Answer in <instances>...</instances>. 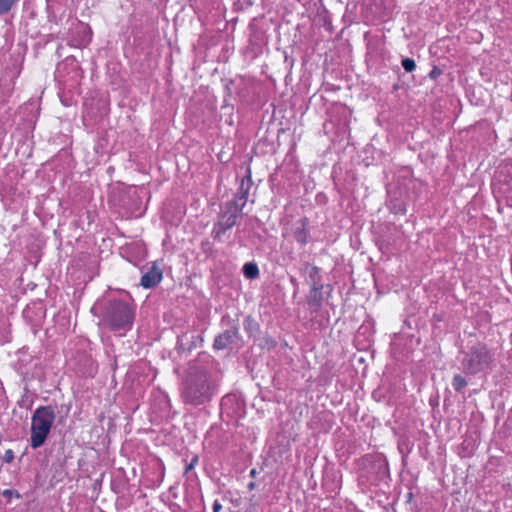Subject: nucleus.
Wrapping results in <instances>:
<instances>
[{
  "label": "nucleus",
  "instance_id": "nucleus-18",
  "mask_svg": "<svg viewBox=\"0 0 512 512\" xmlns=\"http://www.w3.org/2000/svg\"><path fill=\"white\" fill-rule=\"evenodd\" d=\"M434 75H436V72H435V71H432V72H431V76H434Z\"/></svg>",
  "mask_w": 512,
  "mask_h": 512
},
{
  "label": "nucleus",
  "instance_id": "nucleus-10",
  "mask_svg": "<svg viewBox=\"0 0 512 512\" xmlns=\"http://www.w3.org/2000/svg\"><path fill=\"white\" fill-rule=\"evenodd\" d=\"M16 2L17 0H0V15L9 12Z\"/></svg>",
  "mask_w": 512,
  "mask_h": 512
},
{
  "label": "nucleus",
  "instance_id": "nucleus-7",
  "mask_svg": "<svg viewBox=\"0 0 512 512\" xmlns=\"http://www.w3.org/2000/svg\"><path fill=\"white\" fill-rule=\"evenodd\" d=\"M162 279V271L153 264L142 276L141 285L144 288L156 286Z\"/></svg>",
  "mask_w": 512,
  "mask_h": 512
},
{
  "label": "nucleus",
  "instance_id": "nucleus-6",
  "mask_svg": "<svg viewBox=\"0 0 512 512\" xmlns=\"http://www.w3.org/2000/svg\"><path fill=\"white\" fill-rule=\"evenodd\" d=\"M238 341V332L236 329H230L225 331L216 337L214 341V348L221 350L228 348L232 345H237Z\"/></svg>",
  "mask_w": 512,
  "mask_h": 512
},
{
  "label": "nucleus",
  "instance_id": "nucleus-11",
  "mask_svg": "<svg viewBox=\"0 0 512 512\" xmlns=\"http://www.w3.org/2000/svg\"><path fill=\"white\" fill-rule=\"evenodd\" d=\"M452 385L456 391H460L463 387L466 386V380L461 375L457 374L453 378Z\"/></svg>",
  "mask_w": 512,
  "mask_h": 512
},
{
  "label": "nucleus",
  "instance_id": "nucleus-17",
  "mask_svg": "<svg viewBox=\"0 0 512 512\" xmlns=\"http://www.w3.org/2000/svg\"><path fill=\"white\" fill-rule=\"evenodd\" d=\"M9 493H10V491H9V490H6V491L4 492V495H9Z\"/></svg>",
  "mask_w": 512,
  "mask_h": 512
},
{
  "label": "nucleus",
  "instance_id": "nucleus-1",
  "mask_svg": "<svg viewBox=\"0 0 512 512\" xmlns=\"http://www.w3.org/2000/svg\"><path fill=\"white\" fill-rule=\"evenodd\" d=\"M214 391L213 384L204 368H191L184 382L181 397L184 403L193 406L209 402Z\"/></svg>",
  "mask_w": 512,
  "mask_h": 512
},
{
  "label": "nucleus",
  "instance_id": "nucleus-14",
  "mask_svg": "<svg viewBox=\"0 0 512 512\" xmlns=\"http://www.w3.org/2000/svg\"><path fill=\"white\" fill-rule=\"evenodd\" d=\"M318 272H319V271H318V268H316V267H311V268H310V277H311V278H314V277L318 274ZM316 283H317V282H316V280H315V279H313V284H314V285H316Z\"/></svg>",
  "mask_w": 512,
  "mask_h": 512
},
{
  "label": "nucleus",
  "instance_id": "nucleus-3",
  "mask_svg": "<svg viewBox=\"0 0 512 512\" xmlns=\"http://www.w3.org/2000/svg\"><path fill=\"white\" fill-rule=\"evenodd\" d=\"M134 313L123 301H110L103 314V322L112 330H127L132 326Z\"/></svg>",
  "mask_w": 512,
  "mask_h": 512
},
{
  "label": "nucleus",
  "instance_id": "nucleus-13",
  "mask_svg": "<svg viewBox=\"0 0 512 512\" xmlns=\"http://www.w3.org/2000/svg\"><path fill=\"white\" fill-rule=\"evenodd\" d=\"M14 459V454H13V451L12 450H6L4 456H3V460L6 462V463H10L12 460Z\"/></svg>",
  "mask_w": 512,
  "mask_h": 512
},
{
  "label": "nucleus",
  "instance_id": "nucleus-16",
  "mask_svg": "<svg viewBox=\"0 0 512 512\" xmlns=\"http://www.w3.org/2000/svg\"><path fill=\"white\" fill-rule=\"evenodd\" d=\"M317 293H318L317 289L314 288V291L311 294V299L316 300Z\"/></svg>",
  "mask_w": 512,
  "mask_h": 512
},
{
  "label": "nucleus",
  "instance_id": "nucleus-12",
  "mask_svg": "<svg viewBox=\"0 0 512 512\" xmlns=\"http://www.w3.org/2000/svg\"><path fill=\"white\" fill-rule=\"evenodd\" d=\"M402 66L407 72H412L416 67L414 60L410 58L403 59Z\"/></svg>",
  "mask_w": 512,
  "mask_h": 512
},
{
  "label": "nucleus",
  "instance_id": "nucleus-5",
  "mask_svg": "<svg viewBox=\"0 0 512 512\" xmlns=\"http://www.w3.org/2000/svg\"><path fill=\"white\" fill-rule=\"evenodd\" d=\"M240 206L236 201L227 202L222 209L218 222L215 224L213 234L215 239H219L226 230L236 224Z\"/></svg>",
  "mask_w": 512,
  "mask_h": 512
},
{
  "label": "nucleus",
  "instance_id": "nucleus-2",
  "mask_svg": "<svg viewBox=\"0 0 512 512\" xmlns=\"http://www.w3.org/2000/svg\"><path fill=\"white\" fill-rule=\"evenodd\" d=\"M54 420L55 411L51 406H40L34 411L30 438L32 448H39L45 443Z\"/></svg>",
  "mask_w": 512,
  "mask_h": 512
},
{
  "label": "nucleus",
  "instance_id": "nucleus-9",
  "mask_svg": "<svg viewBox=\"0 0 512 512\" xmlns=\"http://www.w3.org/2000/svg\"><path fill=\"white\" fill-rule=\"evenodd\" d=\"M243 273L248 279H255L259 275V269L255 263L248 262L243 266Z\"/></svg>",
  "mask_w": 512,
  "mask_h": 512
},
{
  "label": "nucleus",
  "instance_id": "nucleus-15",
  "mask_svg": "<svg viewBox=\"0 0 512 512\" xmlns=\"http://www.w3.org/2000/svg\"><path fill=\"white\" fill-rule=\"evenodd\" d=\"M221 509H222L221 504L218 501H215L214 505H213V512H219Z\"/></svg>",
  "mask_w": 512,
  "mask_h": 512
},
{
  "label": "nucleus",
  "instance_id": "nucleus-8",
  "mask_svg": "<svg viewBox=\"0 0 512 512\" xmlns=\"http://www.w3.org/2000/svg\"><path fill=\"white\" fill-rule=\"evenodd\" d=\"M250 184H251L250 177H247L246 179H242V181H241L240 191L237 194L236 199L234 200L239 204L240 210L244 207V205L247 201L248 190L250 188Z\"/></svg>",
  "mask_w": 512,
  "mask_h": 512
},
{
  "label": "nucleus",
  "instance_id": "nucleus-4",
  "mask_svg": "<svg viewBox=\"0 0 512 512\" xmlns=\"http://www.w3.org/2000/svg\"><path fill=\"white\" fill-rule=\"evenodd\" d=\"M493 355L486 346L478 344L474 346L463 360V367L471 374H476L486 369L492 362Z\"/></svg>",
  "mask_w": 512,
  "mask_h": 512
}]
</instances>
